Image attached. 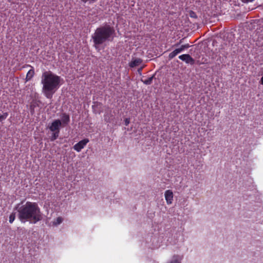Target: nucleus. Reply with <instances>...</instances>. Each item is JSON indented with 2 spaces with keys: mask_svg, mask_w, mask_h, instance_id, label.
Segmentation results:
<instances>
[{
  "mask_svg": "<svg viewBox=\"0 0 263 263\" xmlns=\"http://www.w3.org/2000/svg\"><path fill=\"white\" fill-rule=\"evenodd\" d=\"M18 218L22 222L30 221L36 223L42 219L40 209L36 202L27 201L25 204L20 206L17 205Z\"/></svg>",
  "mask_w": 263,
  "mask_h": 263,
  "instance_id": "f257e3e1",
  "label": "nucleus"
},
{
  "mask_svg": "<svg viewBox=\"0 0 263 263\" xmlns=\"http://www.w3.org/2000/svg\"><path fill=\"white\" fill-rule=\"evenodd\" d=\"M61 79L50 71H45L42 75L43 92L45 96L51 99L53 94L59 88Z\"/></svg>",
  "mask_w": 263,
  "mask_h": 263,
  "instance_id": "f03ea898",
  "label": "nucleus"
},
{
  "mask_svg": "<svg viewBox=\"0 0 263 263\" xmlns=\"http://www.w3.org/2000/svg\"><path fill=\"white\" fill-rule=\"evenodd\" d=\"M115 32L114 28L109 25L97 28L91 35L93 46L96 49H98L100 45L109 41L115 34Z\"/></svg>",
  "mask_w": 263,
  "mask_h": 263,
  "instance_id": "7ed1b4c3",
  "label": "nucleus"
},
{
  "mask_svg": "<svg viewBox=\"0 0 263 263\" xmlns=\"http://www.w3.org/2000/svg\"><path fill=\"white\" fill-rule=\"evenodd\" d=\"M89 142L88 139H84L73 146V149L78 152H80Z\"/></svg>",
  "mask_w": 263,
  "mask_h": 263,
  "instance_id": "20e7f679",
  "label": "nucleus"
},
{
  "mask_svg": "<svg viewBox=\"0 0 263 263\" xmlns=\"http://www.w3.org/2000/svg\"><path fill=\"white\" fill-rule=\"evenodd\" d=\"M179 59L184 61L186 64L193 65L195 63L194 59L189 54H184L179 55Z\"/></svg>",
  "mask_w": 263,
  "mask_h": 263,
  "instance_id": "39448f33",
  "label": "nucleus"
},
{
  "mask_svg": "<svg viewBox=\"0 0 263 263\" xmlns=\"http://www.w3.org/2000/svg\"><path fill=\"white\" fill-rule=\"evenodd\" d=\"M61 125V121L60 120H55L51 123L49 128L52 132L59 131V128Z\"/></svg>",
  "mask_w": 263,
  "mask_h": 263,
  "instance_id": "423d86ee",
  "label": "nucleus"
},
{
  "mask_svg": "<svg viewBox=\"0 0 263 263\" xmlns=\"http://www.w3.org/2000/svg\"><path fill=\"white\" fill-rule=\"evenodd\" d=\"M164 196L168 204L172 203L173 200V193L171 190H168L165 192Z\"/></svg>",
  "mask_w": 263,
  "mask_h": 263,
  "instance_id": "0eeeda50",
  "label": "nucleus"
},
{
  "mask_svg": "<svg viewBox=\"0 0 263 263\" xmlns=\"http://www.w3.org/2000/svg\"><path fill=\"white\" fill-rule=\"evenodd\" d=\"M142 62V60L140 58L133 59L129 63V66L131 68H134L138 66Z\"/></svg>",
  "mask_w": 263,
  "mask_h": 263,
  "instance_id": "6e6552de",
  "label": "nucleus"
},
{
  "mask_svg": "<svg viewBox=\"0 0 263 263\" xmlns=\"http://www.w3.org/2000/svg\"><path fill=\"white\" fill-rule=\"evenodd\" d=\"M180 50L178 48L175 49L173 51L171 52L168 55L169 59H172L175 57L178 54L180 53Z\"/></svg>",
  "mask_w": 263,
  "mask_h": 263,
  "instance_id": "1a4fd4ad",
  "label": "nucleus"
},
{
  "mask_svg": "<svg viewBox=\"0 0 263 263\" xmlns=\"http://www.w3.org/2000/svg\"><path fill=\"white\" fill-rule=\"evenodd\" d=\"M62 120L64 123L67 124L70 121L69 116L65 113L62 116Z\"/></svg>",
  "mask_w": 263,
  "mask_h": 263,
  "instance_id": "9d476101",
  "label": "nucleus"
},
{
  "mask_svg": "<svg viewBox=\"0 0 263 263\" xmlns=\"http://www.w3.org/2000/svg\"><path fill=\"white\" fill-rule=\"evenodd\" d=\"M34 74V71L33 69L29 70L26 75V81H29L31 79V78L33 77Z\"/></svg>",
  "mask_w": 263,
  "mask_h": 263,
  "instance_id": "9b49d317",
  "label": "nucleus"
},
{
  "mask_svg": "<svg viewBox=\"0 0 263 263\" xmlns=\"http://www.w3.org/2000/svg\"><path fill=\"white\" fill-rule=\"evenodd\" d=\"M154 77V76L153 75V76H152L146 79H145V80H143L142 79L141 81L145 85H150L152 83Z\"/></svg>",
  "mask_w": 263,
  "mask_h": 263,
  "instance_id": "f8f14e48",
  "label": "nucleus"
},
{
  "mask_svg": "<svg viewBox=\"0 0 263 263\" xmlns=\"http://www.w3.org/2000/svg\"><path fill=\"white\" fill-rule=\"evenodd\" d=\"M59 131H55L54 133L52 134V135L51 137V141H53L56 140L59 136Z\"/></svg>",
  "mask_w": 263,
  "mask_h": 263,
  "instance_id": "ddd939ff",
  "label": "nucleus"
},
{
  "mask_svg": "<svg viewBox=\"0 0 263 263\" xmlns=\"http://www.w3.org/2000/svg\"><path fill=\"white\" fill-rule=\"evenodd\" d=\"M15 213H12L9 216V222L10 223H12L15 220Z\"/></svg>",
  "mask_w": 263,
  "mask_h": 263,
  "instance_id": "4468645a",
  "label": "nucleus"
},
{
  "mask_svg": "<svg viewBox=\"0 0 263 263\" xmlns=\"http://www.w3.org/2000/svg\"><path fill=\"white\" fill-rule=\"evenodd\" d=\"M63 221V218L61 217H58L53 222L54 225H58L61 223Z\"/></svg>",
  "mask_w": 263,
  "mask_h": 263,
  "instance_id": "2eb2a0df",
  "label": "nucleus"
},
{
  "mask_svg": "<svg viewBox=\"0 0 263 263\" xmlns=\"http://www.w3.org/2000/svg\"><path fill=\"white\" fill-rule=\"evenodd\" d=\"M8 116V112H4L3 115H0V122L5 120Z\"/></svg>",
  "mask_w": 263,
  "mask_h": 263,
  "instance_id": "dca6fc26",
  "label": "nucleus"
},
{
  "mask_svg": "<svg viewBox=\"0 0 263 263\" xmlns=\"http://www.w3.org/2000/svg\"><path fill=\"white\" fill-rule=\"evenodd\" d=\"M130 122V119L129 118H126L124 120V124L125 126H128Z\"/></svg>",
  "mask_w": 263,
  "mask_h": 263,
  "instance_id": "f3484780",
  "label": "nucleus"
},
{
  "mask_svg": "<svg viewBox=\"0 0 263 263\" xmlns=\"http://www.w3.org/2000/svg\"><path fill=\"white\" fill-rule=\"evenodd\" d=\"M84 3L88 2L89 3H93L97 1V0H81Z\"/></svg>",
  "mask_w": 263,
  "mask_h": 263,
  "instance_id": "a211bd4d",
  "label": "nucleus"
},
{
  "mask_svg": "<svg viewBox=\"0 0 263 263\" xmlns=\"http://www.w3.org/2000/svg\"><path fill=\"white\" fill-rule=\"evenodd\" d=\"M190 47V45L189 44H186L184 45H182V47H183L184 49H187Z\"/></svg>",
  "mask_w": 263,
  "mask_h": 263,
  "instance_id": "6ab92c4d",
  "label": "nucleus"
},
{
  "mask_svg": "<svg viewBox=\"0 0 263 263\" xmlns=\"http://www.w3.org/2000/svg\"><path fill=\"white\" fill-rule=\"evenodd\" d=\"M242 2L243 3H248L249 2H253L254 0H241Z\"/></svg>",
  "mask_w": 263,
  "mask_h": 263,
  "instance_id": "aec40b11",
  "label": "nucleus"
},
{
  "mask_svg": "<svg viewBox=\"0 0 263 263\" xmlns=\"http://www.w3.org/2000/svg\"><path fill=\"white\" fill-rule=\"evenodd\" d=\"M190 16H191V17H196L195 13L193 11H191V12L190 13Z\"/></svg>",
  "mask_w": 263,
  "mask_h": 263,
  "instance_id": "412c9836",
  "label": "nucleus"
},
{
  "mask_svg": "<svg viewBox=\"0 0 263 263\" xmlns=\"http://www.w3.org/2000/svg\"><path fill=\"white\" fill-rule=\"evenodd\" d=\"M182 40H183V39L180 40V41H179V43H178L175 44L174 45V46H178L179 45H180V44L182 43Z\"/></svg>",
  "mask_w": 263,
  "mask_h": 263,
  "instance_id": "4be33fe9",
  "label": "nucleus"
},
{
  "mask_svg": "<svg viewBox=\"0 0 263 263\" xmlns=\"http://www.w3.org/2000/svg\"><path fill=\"white\" fill-rule=\"evenodd\" d=\"M179 49L180 50L181 52L185 49L183 47H182V45H181L180 47L179 48Z\"/></svg>",
  "mask_w": 263,
  "mask_h": 263,
  "instance_id": "5701e85b",
  "label": "nucleus"
},
{
  "mask_svg": "<svg viewBox=\"0 0 263 263\" xmlns=\"http://www.w3.org/2000/svg\"><path fill=\"white\" fill-rule=\"evenodd\" d=\"M262 74H263V71H262ZM260 83H261V84L263 85V76L261 78Z\"/></svg>",
  "mask_w": 263,
  "mask_h": 263,
  "instance_id": "b1692460",
  "label": "nucleus"
},
{
  "mask_svg": "<svg viewBox=\"0 0 263 263\" xmlns=\"http://www.w3.org/2000/svg\"><path fill=\"white\" fill-rule=\"evenodd\" d=\"M142 69V67H141L140 68L138 69V72L140 73Z\"/></svg>",
  "mask_w": 263,
  "mask_h": 263,
  "instance_id": "393cba45",
  "label": "nucleus"
}]
</instances>
